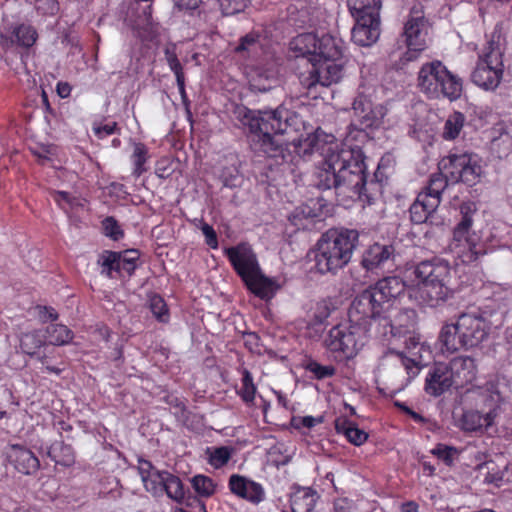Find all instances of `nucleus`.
I'll list each match as a JSON object with an SVG mask.
<instances>
[{"label": "nucleus", "instance_id": "nucleus-1", "mask_svg": "<svg viewBox=\"0 0 512 512\" xmlns=\"http://www.w3.org/2000/svg\"><path fill=\"white\" fill-rule=\"evenodd\" d=\"M295 151L301 157L314 152L322 156L317 173L320 189H334L342 198L361 199L365 195L366 176L362 151L338 141L334 135L321 129L300 138Z\"/></svg>", "mask_w": 512, "mask_h": 512}, {"label": "nucleus", "instance_id": "nucleus-2", "mask_svg": "<svg viewBox=\"0 0 512 512\" xmlns=\"http://www.w3.org/2000/svg\"><path fill=\"white\" fill-rule=\"evenodd\" d=\"M290 50L295 57L307 58L312 64L310 76L302 81L308 89L316 84L328 87L342 79L347 60L341 38L331 34L303 33L291 40Z\"/></svg>", "mask_w": 512, "mask_h": 512}, {"label": "nucleus", "instance_id": "nucleus-3", "mask_svg": "<svg viewBox=\"0 0 512 512\" xmlns=\"http://www.w3.org/2000/svg\"><path fill=\"white\" fill-rule=\"evenodd\" d=\"M413 274L417 283L407 288L410 300L421 306L437 307L453 296L452 267L440 257L415 265Z\"/></svg>", "mask_w": 512, "mask_h": 512}, {"label": "nucleus", "instance_id": "nucleus-4", "mask_svg": "<svg viewBox=\"0 0 512 512\" xmlns=\"http://www.w3.org/2000/svg\"><path fill=\"white\" fill-rule=\"evenodd\" d=\"M359 234L353 229H329L324 232L309 255L315 272L335 275L346 267L357 247Z\"/></svg>", "mask_w": 512, "mask_h": 512}, {"label": "nucleus", "instance_id": "nucleus-5", "mask_svg": "<svg viewBox=\"0 0 512 512\" xmlns=\"http://www.w3.org/2000/svg\"><path fill=\"white\" fill-rule=\"evenodd\" d=\"M231 265L247 288L257 297L269 300L274 297L280 285L274 278L264 275L252 247L246 243L225 249Z\"/></svg>", "mask_w": 512, "mask_h": 512}, {"label": "nucleus", "instance_id": "nucleus-6", "mask_svg": "<svg viewBox=\"0 0 512 512\" xmlns=\"http://www.w3.org/2000/svg\"><path fill=\"white\" fill-rule=\"evenodd\" d=\"M406 286L401 278L392 276L379 280L374 287L358 295L350 305V315L354 322L377 317L388 311L394 300L404 292Z\"/></svg>", "mask_w": 512, "mask_h": 512}, {"label": "nucleus", "instance_id": "nucleus-7", "mask_svg": "<svg viewBox=\"0 0 512 512\" xmlns=\"http://www.w3.org/2000/svg\"><path fill=\"white\" fill-rule=\"evenodd\" d=\"M490 331L488 321L474 313L461 314L455 323L445 324L439 339L448 352L470 349L479 346L487 339Z\"/></svg>", "mask_w": 512, "mask_h": 512}, {"label": "nucleus", "instance_id": "nucleus-8", "mask_svg": "<svg viewBox=\"0 0 512 512\" xmlns=\"http://www.w3.org/2000/svg\"><path fill=\"white\" fill-rule=\"evenodd\" d=\"M419 90L429 99L458 100L463 92L462 79L439 60L424 63L417 77Z\"/></svg>", "mask_w": 512, "mask_h": 512}, {"label": "nucleus", "instance_id": "nucleus-9", "mask_svg": "<svg viewBox=\"0 0 512 512\" xmlns=\"http://www.w3.org/2000/svg\"><path fill=\"white\" fill-rule=\"evenodd\" d=\"M476 211L477 206L474 202L467 201L460 205L461 220L455 226L448 246L453 256L463 264L473 263L485 254L480 236L471 230Z\"/></svg>", "mask_w": 512, "mask_h": 512}, {"label": "nucleus", "instance_id": "nucleus-10", "mask_svg": "<svg viewBox=\"0 0 512 512\" xmlns=\"http://www.w3.org/2000/svg\"><path fill=\"white\" fill-rule=\"evenodd\" d=\"M348 324H340L333 327L326 339V347L337 357L350 359L353 358L364 345L366 334L374 322L371 318L354 322L348 310Z\"/></svg>", "mask_w": 512, "mask_h": 512}, {"label": "nucleus", "instance_id": "nucleus-11", "mask_svg": "<svg viewBox=\"0 0 512 512\" xmlns=\"http://www.w3.org/2000/svg\"><path fill=\"white\" fill-rule=\"evenodd\" d=\"M503 71L502 51L497 44L489 42L479 56L471 79L474 84L484 90H494L502 80Z\"/></svg>", "mask_w": 512, "mask_h": 512}, {"label": "nucleus", "instance_id": "nucleus-12", "mask_svg": "<svg viewBox=\"0 0 512 512\" xmlns=\"http://www.w3.org/2000/svg\"><path fill=\"white\" fill-rule=\"evenodd\" d=\"M439 167L452 183L474 185L483 174L480 158L469 153L451 154L441 160Z\"/></svg>", "mask_w": 512, "mask_h": 512}, {"label": "nucleus", "instance_id": "nucleus-13", "mask_svg": "<svg viewBox=\"0 0 512 512\" xmlns=\"http://www.w3.org/2000/svg\"><path fill=\"white\" fill-rule=\"evenodd\" d=\"M428 29V21L423 11L420 8L413 7L404 24L402 34L408 48L404 54L405 61H414L427 48Z\"/></svg>", "mask_w": 512, "mask_h": 512}, {"label": "nucleus", "instance_id": "nucleus-14", "mask_svg": "<svg viewBox=\"0 0 512 512\" xmlns=\"http://www.w3.org/2000/svg\"><path fill=\"white\" fill-rule=\"evenodd\" d=\"M352 110L354 119L351 125L358 126L361 131L367 128L378 127L387 112L382 104H374L364 94H359L354 99Z\"/></svg>", "mask_w": 512, "mask_h": 512}, {"label": "nucleus", "instance_id": "nucleus-15", "mask_svg": "<svg viewBox=\"0 0 512 512\" xmlns=\"http://www.w3.org/2000/svg\"><path fill=\"white\" fill-rule=\"evenodd\" d=\"M455 389L472 384L477 377V365L470 356H456L446 363Z\"/></svg>", "mask_w": 512, "mask_h": 512}, {"label": "nucleus", "instance_id": "nucleus-16", "mask_svg": "<svg viewBox=\"0 0 512 512\" xmlns=\"http://www.w3.org/2000/svg\"><path fill=\"white\" fill-rule=\"evenodd\" d=\"M454 388V382L445 362L435 363L428 371L425 379V391L428 395L439 397L449 389Z\"/></svg>", "mask_w": 512, "mask_h": 512}, {"label": "nucleus", "instance_id": "nucleus-17", "mask_svg": "<svg viewBox=\"0 0 512 512\" xmlns=\"http://www.w3.org/2000/svg\"><path fill=\"white\" fill-rule=\"evenodd\" d=\"M229 489L234 495L253 504L262 502L266 495L260 483L238 474L230 476Z\"/></svg>", "mask_w": 512, "mask_h": 512}, {"label": "nucleus", "instance_id": "nucleus-18", "mask_svg": "<svg viewBox=\"0 0 512 512\" xmlns=\"http://www.w3.org/2000/svg\"><path fill=\"white\" fill-rule=\"evenodd\" d=\"M356 24L352 29V40L360 46H371L380 36V18L366 16L354 17Z\"/></svg>", "mask_w": 512, "mask_h": 512}, {"label": "nucleus", "instance_id": "nucleus-19", "mask_svg": "<svg viewBox=\"0 0 512 512\" xmlns=\"http://www.w3.org/2000/svg\"><path fill=\"white\" fill-rule=\"evenodd\" d=\"M388 365L399 366L400 368H403L404 370H406L409 378L415 377L420 371L418 361L405 356L402 352L389 350L383 355V357L381 358V362L375 371L377 383L380 382L383 376L382 370Z\"/></svg>", "mask_w": 512, "mask_h": 512}, {"label": "nucleus", "instance_id": "nucleus-20", "mask_svg": "<svg viewBox=\"0 0 512 512\" xmlns=\"http://www.w3.org/2000/svg\"><path fill=\"white\" fill-rule=\"evenodd\" d=\"M271 110L253 111L245 106H237L234 110L236 119L242 124L243 127L253 134H258L262 130H267L271 124V119H268V114Z\"/></svg>", "mask_w": 512, "mask_h": 512}, {"label": "nucleus", "instance_id": "nucleus-21", "mask_svg": "<svg viewBox=\"0 0 512 512\" xmlns=\"http://www.w3.org/2000/svg\"><path fill=\"white\" fill-rule=\"evenodd\" d=\"M416 319V313L413 309L400 310L393 306L386 312L382 313L380 317H377L376 321L383 322V325H389L391 333H401L402 328L413 327Z\"/></svg>", "mask_w": 512, "mask_h": 512}, {"label": "nucleus", "instance_id": "nucleus-22", "mask_svg": "<svg viewBox=\"0 0 512 512\" xmlns=\"http://www.w3.org/2000/svg\"><path fill=\"white\" fill-rule=\"evenodd\" d=\"M8 457L15 468L26 475L34 474L40 467L39 459L34 453L20 445H12Z\"/></svg>", "mask_w": 512, "mask_h": 512}, {"label": "nucleus", "instance_id": "nucleus-23", "mask_svg": "<svg viewBox=\"0 0 512 512\" xmlns=\"http://www.w3.org/2000/svg\"><path fill=\"white\" fill-rule=\"evenodd\" d=\"M439 206V201L425 194H418L410 207V218L415 224L426 223Z\"/></svg>", "mask_w": 512, "mask_h": 512}, {"label": "nucleus", "instance_id": "nucleus-24", "mask_svg": "<svg viewBox=\"0 0 512 512\" xmlns=\"http://www.w3.org/2000/svg\"><path fill=\"white\" fill-rule=\"evenodd\" d=\"M268 119H271L272 129L277 134H284L289 128L297 129L301 121L296 112L290 111L283 106H279L268 114Z\"/></svg>", "mask_w": 512, "mask_h": 512}, {"label": "nucleus", "instance_id": "nucleus-25", "mask_svg": "<svg viewBox=\"0 0 512 512\" xmlns=\"http://www.w3.org/2000/svg\"><path fill=\"white\" fill-rule=\"evenodd\" d=\"M393 253L392 246L375 243L364 252L362 265L367 270H373L388 261Z\"/></svg>", "mask_w": 512, "mask_h": 512}, {"label": "nucleus", "instance_id": "nucleus-26", "mask_svg": "<svg viewBox=\"0 0 512 512\" xmlns=\"http://www.w3.org/2000/svg\"><path fill=\"white\" fill-rule=\"evenodd\" d=\"M493 421L494 418L491 412L470 409L464 411L460 424L463 430L473 432L482 428H488L493 424Z\"/></svg>", "mask_w": 512, "mask_h": 512}, {"label": "nucleus", "instance_id": "nucleus-27", "mask_svg": "<svg viewBox=\"0 0 512 512\" xmlns=\"http://www.w3.org/2000/svg\"><path fill=\"white\" fill-rule=\"evenodd\" d=\"M316 493L310 488L297 490L291 496L292 512H311L316 504Z\"/></svg>", "mask_w": 512, "mask_h": 512}, {"label": "nucleus", "instance_id": "nucleus-28", "mask_svg": "<svg viewBox=\"0 0 512 512\" xmlns=\"http://www.w3.org/2000/svg\"><path fill=\"white\" fill-rule=\"evenodd\" d=\"M47 455L55 462L56 465L70 467L75 462L73 449L70 445L63 442H55L48 449Z\"/></svg>", "mask_w": 512, "mask_h": 512}, {"label": "nucleus", "instance_id": "nucleus-29", "mask_svg": "<svg viewBox=\"0 0 512 512\" xmlns=\"http://www.w3.org/2000/svg\"><path fill=\"white\" fill-rule=\"evenodd\" d=\"M348 6L353 17L379 18L381 0H348Z\"/></svg>", "mask_w": 512, "mask_h": 512}, {"label": "nucleus", "instance_id": "nucleus-30", "mask_svg": "<svg viewBox=\"0 0 512 512\" xmlns=\"http://www.w3.org/2000/svg\"><path fill=\"white\" fill-rule=\"evenodd\" d=\"M43 333L45 335V342L50 345H66L73 339V332L62 324H51Z\"/></svg>", "mask_w": 512, "mask_h": 512}, {"label": "nucleus", "instance_id": "nucleus-31", "mask_svg": "<svg viewBox=\"0 0 512 512\" xmlns=\"http://www.w3.org/2000/svg\"><path fill=\"white\" fill-rule=\"evenodd\" d=\"M479 402L477 405L484 412H491L493 418L496 416V411L501 403L500 394L494 390L492 384L487 385L485 388L479 391Z\"/></svg>", "mask_w": 512, "mask_h": 512}, {"label": "nucleus", "instance_id": "nucleus-32", "mask_svg": "<svg viewBox=\"0 0 512 512\" xmlns=\"http://www.w3.org/2000/svg\"><path fill=\"white\" fill-rule=\"evenodd\" d=\"M97 264L100 267L101 275L109 278L114 277L113 273L122 275L119 262V252L109 250L103 251L98 257Z\"/></svg>", "mask_w": 512, "mask_h": 512}, {"label": "nucleus", "instance_id": "nucleus-33", "mask_svg": "<svg viewBox=\"0 0 512 512\" xmlns=\"http://www.w3.org/2000/svg\"><path fill=\"white\" fill-rule=\"evenodd\" d=\"M336 430L339 433H343L349 442L356 446L362 445L368 438V434L359 429L354 423L348 420H337Z\"/></svg>", "mask_w": 512, "mask_h": 512}, {"label": "nucleus", "instance_id": "nucleus-34", "mask_svg": "<svg viewBox=\"0 0 512 512\" xmlns=\"http://www.w3.org/2000/svg\"><path fill=\"white\" fill-rule=\"evenodd\" d=\"M466 118L463 113L455 111L445 121L442 136L445 140H454L462 131Z\"/></svg>", "mask_w": 512, "mask_h": 512}, {"label": "nucleus", "instance_id": "nucleus-35", "mask_svg": "<svg viewBox=\"0 0 512 512\" xmlns=\"http://www.w3.org/2000/svg\"><path fill=\"white\" fill-rule=\"evenodd\" d=\"M164 479L163 493L165 492L171 500L182 503L185 499V490L180 478L168 472Z\"/></svg>", "mask_w": 512, "mask_h": 512}, {"label": "nucleus", "instance_id": "nucleus-36", "mask_svg": "<svg viewBox=\"0 0 512 512\" xmlns=\"http://www.w3.org/2000/svg\"><path fill=\"white\" fill-rule=\"evenodd\" d=\"M448 181H450L449 177L446 176L443 170H441L439 173H434L431 175L428 185L419 194H425L428 197H434L440 203L441 195L446 189Z\"/></svg>", "mask_w": 512, "mask_h": 512}, {"label": "nucleus", "instance_id": "nucleus-37", "mask_svg": "<svg viewBox=\"0 0 512 512\" xmlns=\"http://www.w3.org/2000/svg\"><path fill=\"white\" fill-rule=\"evenodd\" d=\"M45 342V335L40 330L24 333L20 338V347L28 355H34Z\"/></svg>", "mask_w": 512, "mask_h": 512}, {"label": "nucleus", "instance_id": "nucleus-38", "mask_svg": "<svg viewBox=\"0 0 512 512\" xmlns=\"http://www.w3.org/2000/svg\"><path fill=\"white\" fill-rule=\"evenodd\" d=\"M272 133L277 134L270 124L267 130H262L255 135L263 152L270 156H273L280 148V143L272 136Z\"/></svg>", "mask_w": 512, "mask_h": 512}, {"label": "nucleus", "instance_id": "nucleus-39", "mask_svg": "<svg viewBox=\"0 0 512 512\" xmlns=\"http://www.w3.org/2000/svg\"><path fill=\"white\" fill-rule=\"evenodd\" d=\"M168 474V471H155L152 472L148 477L142 480L144 488L147 492L151 493L153 496L159 497L163 495V486H164V475Z\"/></svg>", "mask_w": 512, "mask_h": 512}, {"label": "nucleus", "instance_id": "nucleus-40", "mask_svg": "<svg viewBox=\"0 0 512 512\" xmlns=\"http://www.w3.org/2000/svg\"><path fill=\"white\" fill-rule=\"evenodd\" d=\"M194 491L201 497L208 498L215 492L216 485L213 480L205 475L198 474L191 479Z\"/></svg>", "mask_w": 512, "mask_h": 512}, {"label": "nucleus", "instance_id": "nucleus-41", "mask_svg": "<svg viewBox=\"0 0 512 512\" xmlns=\"http://www.w3.org/2000/svg\"><path fill=\"white\" fill-rule=\"evenodd\" d=\"M13 34L17 39V43L24 47H31L37 39V32L30 25H19L14 29Z\"/></svg>", "mask_w": 512, "mask_h": 512}, {"label": "nucleus", "instance_id": "nucleus-42", "mask_svg": "<svg viewBox=\"0 0 512 512\" xmlns=\"http://www.w3.org/2000/svg\"><path fill=\"white\" fill-rule=\"evenodd\" d=\"M242 375V386L239 394L243 401L252 403L256 394V386L253 383V377L247 369L243 370Z\"/></svg>", "mask_w": 512, "mask_h": 512}, {"label": "nucleus", "instance_id": "nucleus-43", "mask_svg": "<svg viewBox=\"0 0 512 512\" xmlns=\"http://www.w3.org/2000/svg\"><path fill=\"white\" fill-rule=\"evenodd\" d=\"M149 307L153 315L160 322H167L169 319V313L167 305L162 297L159 295H153L149 299Z\"/></svg>", "mask_w": 512, "mask_h": 512}, {"label": "nucleus", "instance_id": "nucleus-44", "mask_svg": "<svg viewBox=\"0 0 512 512\" xmlns=\"http://www.w3.org/2000/svg\"><path fill=\"white\" fill-rule=\"evenodd\" d=\"M132 160L134 163L133 174L136 177H139L145 171V168L143 167V165L145 164V162L147 160V150L143 144H141V143L134 144Z\"/></svg>", "mask_w": 512, "mask_h": 512}, {"label": "nucleus", "instance_id": "nucleus-45", "mask_svg": "<svg viewBox=\"0 0 512 512\" xmlns=\"http://www.w3.org/2000/svg\"><path fill=\"white\" fill-rule=\"evenodd\" d=\"M139 258L138 251L129 250L124 253H119V262L121 273L131 275L136 268V261Z\"/></svg>", "mask_w": 512, "mask_h": 512}, {"label": "nucleus", "instance_id": "nucleus-46", "mask_svg": "<svg viewBox=\"0 0 512 512\" xmlns=\"http://www.w3.org/2000/svg\"><path fill=\"white\" fill-rule=\"evenodd\" d=\"M164 55L166 62L171 71L174 73L175 77L178 75H183L184 71L176 53V45H167L164 49Z\"/></svg>", "mask_w": 512, "mask_h": 512}, {"label": "nucleus", "instance_id": "nucleus-47", "mask_svg": "<svg viewBox=\"0 0 512 512\" xmlns=\"http://www.w3.org/2000/svg\"><path fill=\"white\" fill-rule=\"evenodd\" d=\"M250 0H218L224 15H234L244 11Z\"/></svg>", "mask_w": 512, "mask_h": 512}, {"label": "nucleus", "instance_id": "nucleus-48", "mask_svg": "<svg viewBox=\"0 0 512 512\" xmlns=\"http://www.w3.org/2000/svg\"><path fill=\"white\" fill-rule=\"evenodd\" d=\"M230 457L231 453L227 447L215 448L209 456V463L215 468H220L229 461Z\"/></svg>", "mask_w": 512, "mask_h": 512}, {"label": "nucleus", "instance_id": "nucleus-49", "mask_svg": "<svg viewBox=\"0 0 512 512\" xmlns=\"http://www.w3.org/2000/svg\"><path fill=\"white\" fill-rule=\"evenodd\" d=\"M104 234L113 240H119L123 236V232L113 217H107L102 222Z\"/></svg>", "mask_w": 512, "mask_h": 512}, {"label": "nucleus", "instance_id": "nucleus-50", "mask_svg": "<svg viewBox=\"0 0 512 512\" xmlns=\"http://www.w3.org/2000/svg\"><path fill=\"white\" fill-rule=\"evenodd\" d=\"M492 149L498 153L499 157L508 155L512 149L511 137L508 134H505L498 139H494L492 142Z\"/></svg>", "mask_w": 512, "mask_h": 512}, {"label": "nucleus", "instance_id": "nucleus-51", "mask_svg": "<svg viewBox=\"0 0 512 512\" xmlns=\"http://www.w3.org/2000/svg\"><path fill=\"white\" fill-rule=\"evenodd\" d=\"M52 197L62 209H66L67 206L74 207L79 204L78 199L70 196V194L65 191H54Z\"/></svg>", "mask_w": 512, "mask_h": 512}, {"label": "nucleus", "instance_id": "nucleus-52", "mask_svg": "<svg viewBox=\"0 0 512 512\" xmlns=\"http://www.w3.org/2000/svg\"><path fill=\"white\" fill-rule=\"evenodd\" d=\"M308 370L315 375L317 379H324L331 377L335 374V368L328 365L323 366L317 362H312L308 365Z\"/></svg>", "mask_w": 512, "mask_h": 512}, {"label": "nucleus", "instance_id": "nucleus-53", "mask_svg": "<svg viewBox=\"0 0 512 512\" xmlns=\"http://www.w3.org/2000/svg\"><path fill=\"white\" fill-rule=\"evenodd\" d=\"M36 10L43 15H54L59 10L57 0H35Z\"/></svg>", "mask_w": 512, "mask_h": 512}, {"label": "nucleus", "instance_id": "nucleus-54", "mask_svg": "<svg viewBox=\"0 0 512 512\" xmlns=\"http://www.w3.org/2000/svg\"><path fill=\"white\" fill-rule=\"evenodd\" d=\"M174 171L173 162L169 158H162L157 161L155 173L159 178L166 179Z\"/></svg>", "mask_w": 512, "mask_h": 512}, {"label": "nucleus", "instance_id": "nucleus-55", "mask_svg": "<svg viewBox=\"0 0 512 512\" xmlns=\"http://www.w3.org/2000/svg\"><path fill=\"white\" fill-rule=\"evenodd\" d=\"M258 47V36L255 34H247L241 39L240 44L237 46V52L254 51Z\"/></svg>", "mask_w": 512, "mask_h": 512}, {"label": "nucleus", "instance_id": "nucleus-56", "mask_svg": "<svg viewBox=\"0 0 512 512\" xmlns=\"http://www.w3.org/2000/svg\"><path fill=\"white\" fill-rule=\"evenodd\" d=\"M331 314L330 303L326 300L318 302L315 306L314 317L317 322H324Z\"/></svg>", "mask_w": 512, "mask_h": 512}, {"label": "nucleus", "instance_id": "nucleus-57", "mask_svg": "<svg viewBox=\"0 0 512 512\" xmlns=\"http://www.w3.org/2000/svg\"><path fill=\"white\" fill-rule=\"evenodd\" d=\"M201 230L206 238V243L211 248H217V246H218L217 235H216V232L214 231L213 227L207 223H203L201 226Z\"/></svg>", "mask_w": 512, "mask_h": 512}, {"label": "nucleus", "instance_id": "nucleus-58", "mask_svg": "<svg viewBox=\"0 0 512 512\" xmlns=\"http://www.w3.org/2000/svg\"><path fill=\"white\" fill-rule=\"evenodd\" d=\"M157 470L158 469H156L151 464V462H149L147 460L140 459L138 461V472L140 474L141 480H143L144 478L148 477L150 474H152V472H155Z\"/></svg>", "mask_w": 512, "mask_h": 512}, {"label": "nucleus", "instance_id": "nucleus-59", "mask_svg": "<svg viewBox=\"0 0 512 512\" xmlns=\"http://www.w3.org/2000/svg\"><path fill=\"white\" fill-rule=\"evenodd\" d=\"M353 504L347 498H340L334 501L333 512H352Z\"/></svg>", "mask_w": 512, "mask_h": 512}, {"label": "nucleus", "instance_id": "nucleus-60", "mask_svg": "<svg viewBox=\"0 0 512 512\" xmlns=\"http://www.w3.org/2000/svg\"><path fill=\"white\" fill-rule=\"evenodd\" d=\"M116 127H117L116 122H111V123H108V124H105V125L95 126L93 128V130H94V133L97 136L102 138V137H105V136L113 134L115 132V130H116Z\"/></svg>", "mask_w": 512, "mask_h": 512}, {"label": "nucleus", "instance_id": "nucleus-61", "mask_svg": "<svg viewBox=\"0 0 512 512\" xmlns=\"http://www.w3.org/2000/svg\"><path fill=\"white\" fill-rule=\"evenodd\" d=\"M200 2L201 0H174V4L179 10L196 9Z\"/></svg>", "mask_w": 512, "mask_h": 512}, {"label": "nucleus", "instance_id": "nucleus-62", "mask_svg": "<svg viewBox=\"0 0 512 512\" xmlns=\"http://www.w3.org/2000/svg\"><path fill=\"white\" fill-rule=\"evenodd\" d=\"M261 80H262V76L259 75L257 79H254V83L252 84V86L254 87V89L258 90V91H261V92H265V91H268L269 89L272 88V84L273 83H276V80L275 79H269V78H266V80L269 82L267 85L266 84H262L261 83Z\"/></svg>", "mask_w": 512, "mask_h": 512}, {"label": "nucleus", "instance_id": "nucleus-63", "mask_svg": "<svg viewBox=\"0 0 512 512\" xmlns=\"http://www.w3.org/2000/svg\"><path fill=\"white\" fill-rule=\"evenodd\" d=\"M454 451L455 450L451 447L439 445L436 449L433 450V453L447 461L451 458L452 452Z\"/></svg>", "mask_w": 512, "mask_h": 512}, {"label": "nucleus", "instance_id": "nucleus-64", "mask_svg": "<svg viewBox=\"0 0 512 512\" xmlns=\"http://www.w3.org/2000/svg\"><path fill=\"white\" fill-rule=\"evenodd\" d=\"M40 317L43 321L47 320H56L58 318V314L55 312L53 308H48L46 306L39 307Z\"/></svg>", "mask_w": 512, "mask_h": 512}]
</instances>
